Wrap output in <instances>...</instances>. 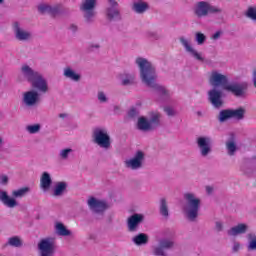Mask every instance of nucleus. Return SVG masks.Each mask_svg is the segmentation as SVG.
<instances>
[{
    "mask_svg": "<svg viewBox=\"0 0 256 256\" xmlns=\"http://www.w3.org/2000/svg\"><path fill=\"white\" fill-rule=\"evenodd\" d=\"M225 91H229L235 97H245V89H247V85L239 84V83H230L224 85Z\"/></svg>",
    "mask_w": 256,
    "mask_h": 256,
    "instance_id": "obj_17",
    "label": "nucleus"
},
{
    "mask_svg": "<svg viewBox=\"0 0 256 256\" xmlns=\"http://www.w3.org/2000/svg\"><path fill=\"white\" fill-rule=\"evenodd\" d=\"M57 249V242L53 237H46L40 240L38 243V250L40 256H55Z\"/></svg>",
    "mask_w": 256,
    "mask_h": 256,
    "instance_id": "obj_6",
    "label": "nucleus"
},
{
    "mask_svg": "<svg viewBox=\"0 0 256 256\" xmlns=\"http://www.w3.org/2000/svg\"><path fill=\"white\" fill-rule=\"evenodd\" d=\"M149 9V4L143 0H138L133 4V10L135 13H145Z\"/></svg>",
    "mask_w": 256,
    "mask_h": 256,
    "instance_id": "obj_29",
    "label": "nucleus"
},
{
    "mask_svg": "<svg viewBox=\"0 0 256 256\" xmlns=\"http://www.w3.org/2000/svg\"><path fill=\"white\" fill-rule=\"evenodd\" d=\"M186 204L183 211L190 221H195L199 217V209L201 208V199L194 193L187 192L184 194Z\"/></svg>",
    "mask_w": 256,
    "mask_h": 256,
    "instance_id": "obj_2",
    "label": "nucleus"
},
{
    "mask_svg": "<svg viewBox=\"0 0 256 256\" xmlns=\"http://www.w3.org/2000/svg\"><path fill=\"white\" fill-rule=\"evenodd\" d=\"M73 149L71 148H65L60 150L59 156L62 159H69L70 155H72Z\"/></svg>",
    "mask_w": 256,
    "mask_h": 256,
    "instance_id": "obj_39",
    "label": "nucleus"
},
{
    "mask_svg": "<svg viewBox=\"0 0 256 256\" xmlns=\"http://www.w3.org/2000/svg\"><path fill=\"white\" fill-rule=\"evenodd\" d=\"M59 118L60 119H69V114H67V113H60L59 114Z\"/></svg>",
    "mask_w": 256,
    "mask_h": 256,
    "instance_id": "obj_50",
    "label": "nucleus"
},
{
    "mask_svg": "<svg viewBox=\"0 0 256 256\" xmlns=\"http://www.w3.org/2000/svg\"><path fill=\"white\" fill-rule=\"evenodd\" d=\"M160 117H161V114L158 112H154L152 114L150 121L147 120V118H145V117H140L138 119V129H140V131H150V129H152L153 125L159 123Z\"/></svg>",
    "mask_w": 256,
    "mask_h": 256,
    "instance_id": "obj_10",
    "label": "nucleus"
},
{
    "mask_svg": "<svg viewBox=\"0 0 256 256\" xmlns=\"http://www.w3.org/2000/svg\"><path fill=\"white\" fill-rule=\"evenodd\" d=\"M64 77H66V79H70L71 81H75V82L81 79V75L75 72V70H73L71 67H67L64 69Z\"/></svg>",
    "mask_w": 256,
    "mask_h": 256,
    "instance_id": "obj_27",
    "label": "nucleus"
},
{
    "mask_svg": "<svg viewBox=\"0 0 256 256\" xmlns=\"http://www.w3.org/2000/svg\"><path fill=\"white\" fill-rule=\"evenodd\" d=\"M132 241L134 244H136L138 247H141V245H147L149 243V236L145 233L138 234L132 238Z\"/></svg>",
    "mask_w": 256,
    "mask_h": 256,
    "instance_id": "obj_28",
    "label": "nucleus"
},
{
    "mask_svg": "<svg viewBox=\"0 0 256 256\" xmlns=\"http://www.w3.org/2000/svg\"><path fill=\"white\" fill-rule=\"evenodd\" d=\"M30 85L39 91V93H47L49 84L47 80L39 73L31 82Z\"/></svg>",
    "mask_w": 256,
    "mask_h": 256,
    "instance_id": "obj_16",
    "label": "nucleus"
},
{
    "mask_svg": "<svg viewBox=\"0 0 256 256\" xmlns=\"http://www.w3.org/2000/svg\"><path fill=\"white\" fill-rule=\"evenodd\" d=\"M137 75L135 73L124 72L120 74V81L122 85H134Z\"/></svg>",
    "mask_w": 256,
    "mask_h": 256,
    "instance_id": "obj_25",
    "label": "nucleus"
},
{
    "mask_svg": "<svg viewBox=\"0 0 256 256\" xmlns=\"http://www.w3.org/2000/svg\"><path fill=\"white\" fill-rule=\"evenodd\" d=\"M22 103L26 107H35L36 103H39V92L35 90H29L23 93Z\"/></svg>",
    "mask_w": 256,
    "mask_h": 256,
    "instance_id": "obj_15",
    "label": "nucleus"
},
{
    "mask_svg": "<svg viewBox=\"0 0 256 256\" xmlns=\"http://www.w3.org/2000/svg\"><path fill=\"white\" fill-rule=\"evenodd\" d=\"M209 83L212 87H222L225 89V85H228L227 76L218 71H212L209 77Z\"/></svg>",
    "mask_w": 256,
    "mask_h": 256,
    "instance_id": "obj_14",
    "label": "nucleus"
},
{
    "mask_svg": "<svg viewBox=\"0 0 256 256\" xmlns=\"http://www.w3.org/2000/svg\"><path fill=\"white\" fill-rule=\"evenodd\" d=\"M14 33L16 35V39L19 41H27V39H31V33L24 29L19 22H15L13 24Z\"/></svg>",
    "mask_w": 256,
    "mask_h": 256,
    "instance_id": "obj_20",
    "label": "nucleus"
},
{
    "mask_svg": "<svg viewBox=\"0 0 256 256\" xmlns=\"http://www.w3.org/2000/svg\"><path fill=\"white\" fill-rule=\"evenodd\" d=\"M233 119L241 120L245 117V109L239 108L236 110H230Z\"/></svg>",
    "mask_w": 256,
    "mask_h": 256,
    "instance_id": "obj_34",
    "label": "nucleus"
},
{
    "mask_svg": "<svg viewBox=\"0 0 256 256\" xmlns=\"http://www.w3.org/2000/svg\"><path fill=\"white\" fill-rule=\"evenodd\" d=\"M5 3V0H0V5H3Z\"/></svg>",
    "mask_w": 256,
    "mask_h": 256,
    "instance_id": "obj_56",
    "label": "nucleus"
},
{
    "mask_svg": "<svg viewBox=\"0 0 256 256\" xmlns=\"http://www.w3.org/2000/svg\"><path fill=\"white\" fill-rule=\"evenodd\" d=\"M92 47H94V49H99V44H94Z\"/></svg>",
    "mask_w": 256,
    "mask_h": 256,
    "instance_id": "obj_54",
    "label": "nucleus"
},
{
    "mask_svg": "<svg viewBox=\"0 0 256 256\" xmlns=\"http://www.w3.org/2000/svg\"><path fill=\"white\" fill-rule=\"evenodd\" d=\"M195 41H196L197 45H203V43H205V41H207V36H205V34H203L201 32H197L195 34Z\"/></svg>",
    "mask_w": 256,
    "mask_h": 256,
    "instance_id": "obj_37",
    "label": "nucleus"
},
{
    "mask_svg": "<svg viewBox=\"0 0 256 256\" xmlns=\"http://www.w3.org/2000/svg\"><path fill=\"white\" fill-rule=\"evenodd\" d=\"M179 41H180L182 47L184 48V51H186V53L190 57H192L193 59H196V61H205L203 54L201 52L197 51V49H195V47H193V44L191 43V40H189V38H186L185 36H181L179 38Z\"/></svg>",
    "mask_w": 256,
    "mask_h": 256,
    "instance_id": "obj_7",
    "label": "nucleus"
},
{
    "mask_svg": "<svg viewBox=\"0 0 256 256\" xmlns=\"http://www.w3.org/2000/svg\"><path fill=\"white\" fill-rule=\"evenodd\" d=\"M164 111L166 114H168L169 117H173L177 113V111H175V108L169 105L164 107Z\"/></svg>",
    "mask_w": 256,
    "mask_h": 256,
    "instance_id": "obj_42",
    "label": "nucleus"
},
{
    "mask_svg": "<svg viewBox=\"0 0 256 256\" xmlns=\"http://www.w3.org/2000/svg\"><path fill=\"white\" fill-rule=\"evenodd\" d=\"M54 229L57 235H60L61 237H69V235H71V231H69L67 227H65V225L61 222H56Z\"/></svg>",
    "mask_w": 256,
    "mask_h": 256,
    "instance_id": "obj_26",
    "label": "nucleus"
},
{
    "mask_svg": "<svg viewBox=\"0 0 256 256\" xmlns=\"http://www.w3.org/2000/svg\"><path fill=\"white\" fill-rule=\"evenodd\" d=\"M77 29H78V27H77V25H75V24H72V25H70V27H69V30H70L72 33H75V31H77Z\"/></svg>",
    "mask_w": 256,
    "mask_h": 256,
    "instance_id": "obj_49",
    "label": "nucleus"
},
{
    "mask_svg": "<svg viewBox=\"0 0 256 256\" xmlns=\"http://www.w3.org/2000/svg\"><path fill=\"white\" fill-rule=\"evenodd\" d=\"M144 216L143 214H134L128 219V229L130 231H135L137 229V226L141 221H143Z\"/></svg>",
    "mask_w": 256,
    "mask_h": 256,
    "instance_id": "obj_24",
    "label": "nucleus"
},
{
    "mask_svg": "<svg viewBox=\"0 0 256 256\" xmlns=\"http://www.w3.org/2000/svg\"><path fill=\"white\" fill-rule=\"evenodd\" d=\"M8 245L11 247H21V239L17 236L8 239Z\"/></svg>",
    "mask_w": 256,
    "mask_h": 256,
    "instance_id": "obj_38",
    "label": "nucleus"
},
{
    "mask_svg": "<svg viewBox=\"0 0 256 256\" xmlns=\"http://www.w3.org/2000/svg\"><path fill=\"white\" fill-rule=\"evenodd\" d=\"M52 183L53 180L51 179V174H49L48 172H44L40 178V187L42 191H49V189H51Z\"/></svg>",
    "mask_w": 256,
    "mask_h": 256,
    "instance_id": "obj_23",
    "label": "nucleus"
},
{
    "mask_svg": "<svg viewBox=\"0 0 256 256\" xmlns=\"http://www.w3.org/2000/svg\"><path fill=\"white\" fill-rule=\"evenodd\" d=\"M216 229L218 231H223V222L221 221H216Z\"/></svg>",
    "mask_w": 256,
    "mask_h": 256,
    "instance_id": "obj_47",
    "label": "nucleus"
},
{
    "mask_svg": "<svg viewBox=\"0 0 256 256\" xmlns=\"http://www.w3.org/2000/svg\"><path fill=\"white\" fill-rule=\"evenodd\" d=\"M98 0H84L81 4V11L84 13L86 21H91L95 17V7Z\"/></svg>",
    "mask_w": 256,
    "mask_h": 256,
    "instance_id": "obj_11",
    "label": "nucleus"
},
{
    "mask_svg": "<svg viewBox=\"0 0 256 256\" xmlns=\"http://www.w3.org/2000/svg\"><path fill=\"white\" fill-rule=\"evenodd\" d=\"M135 63L140 71V79L142 83L153 89H157L161 95H169V91L165 86L157 84V70L153 63L143 57H138Z\"/></svg>",
    "mask_w": 256,
    "mask_h": 256,
    "instance_id": "obj_1",
    "label": "nucleus"
},
{
    "mask_svg": "<svg viewBox=\"0 0 256 256\" xmlns=\"http://www.w3.org/2000/svg\"><path fill=\"white\" fill-rule=\"evenodd\" d=\"M192 13L197 19H203L213 13H221V8L213 6L209 1H198L192 7Z\"/></svg>",
    "mask_w": 256,
    "mask_h": 256,
    "instance_id": "obj_4",
    "label": "nucleus"
},
{
    "mask_svg": "<svg viewBox=\"0 0 256 256\" xmlns=\"http://www.w3.org/2000/svg\"><path fill=\"white\" fill-rule=\"evenodd\" d=\"M29 193V188L24 187L18 190L12 191V197L9 196V193L5 190H0V202L8 209H15V207L19 206V202L17 199L21 197H25Z\"/></svg>",
    "mask_w": 256,
    "mask_h": 256,
    "instance_id": "obj_3",
    "label": "nucleus"
},
{
    "mask_svg": "<svg viewBox=\"0 0 256 256\" xmlns=\"http://www.w3.org/2000/svg\"><path fill=\"white\" fill-rule=\"evenodd\" d=\"M38 10L40 11V13H51V15H55V13H57V11H59V6L40 4L38 6Z\"/></svg>",
    "mask_w": 256,
    "mask_h": 256,
    "instance_id": "obj_30",
    "label": "nucleus"
},
{
    "mask_svg": "<svg viewBox=\"0 0 256 256\" xmlns=\"http://www.w3.org/2000/svg\"><path fill=\"white\" fill-rule=\"evenodd\" d=\"M87 203L91 211H94V213H103V211L108 207L105 200H99L95 197L89 198Z\"/></svg>",
    "mask_w": 256,
    "mask_h": 256,
    "instance_id": "obj_18",
    "label": "nucleus"
},
{
    "mask_svg": "<svg viewBox=\"0 0 256 256\" xmlns=\"http://www.w3.org/2000/svg\"><path fill=\"white\" fill-rule=\"evenodd\" d=\"M226 149L228 154L235 155V152L237 151V143H235V139H230L226 142Z\"/></svg>",
    "mask_w": 256,
    "mask_h": 256,
    "instance_id": "obj_33",
    "label": "nucleus"
},
{
    "mask_svg": "<svg viewBox=\"0 0 256 256\" xmlns=\"http://www.w3.org/2000/svg\"><path fill=\"white\" fill-rule=\"evenodd\" d=\"M246 16L249 19H252V21H256V7H250L248 8L247 12H246Z\"/></svg>",
    "mask_w": 256,
    "mask_h": 256,
    "instance_id": "obj_41",
    "label": "nucleus"
},
{
    "mask_svg": "<svg viewBox=\"0 0 256 256\" xmlns=\"http://www.w3.org/2000/svg\"><path fill=\"white\" fill-rule=\"evenodd\" d=\"M143 161H145V153L143 151H137L132 158L125 161V166L127 169L137 171V169L143 167Z\"/></svg>",
    "mask_w": 256,
    "mask_h": 256,
    "instance_id": "obj_9",
    "label": "nucleus"
},
{
    "mask_svg": "<svg viewBox=\"0 0 256 256\" xmlns=\"http://www.w3.org/2000/svg\"><path fill=\"white\" fill-rule=\"evenodd\" d=\"M9 183V177L7 175L0 176V184L7 185Z\"/></svg>",
    "mask_w": 256,
    "mask_h": 256,
    "instance_id": "obj_44",
    "label": "nucleus"
},
{
    "mask_svg": "<svg viewBox=\"0 0 256 256\" xmlns=\"http://www.w3.org/2000/svg\"><path fill=\"white\" fill-rule=\"evenodd\" d=\"M231 118H232L231 110H224L220 112L219 121L223 122Z\"/></svg>",
    "mask_w": 256,
    "mask_h": 256,
    "instance_id": "obj_40",
    "label": "nucleus"
},
{
    "mask_svg": "<svg viewBox=\"0 0 256 256\" xmlns=\"http://www.w3.org/2000/svg\"><path fill=\"white\" fill-rule=\"evenodd\" d=\"M21 75L25 77V79L28 81V83H31L35 77L39 74V72L33 70L29 65L23 64L20 69Z\"/></svg>",
    "mask_w": 256,
    "mask_h": 256,
    "instance_id": "obj_21",
    "label": "nucleus"
},
{
    "mask_svg": "<svg viewBox=\"0 0 256 256\" xmlns=\"http://www.w3.org/2000/svg\"><path fill=\"white\" fill-rule=\"evenodd\" d=\"M148 37H154L155 39V37H157V34L155 32H149Z\"/></svg>",
    "mask_w": 256,
    "mask_h": 256,
    "instance_id": "obj_52",
    "label": "nucleus"
},
{
    "mask_svg": "<svg viewBox=\"0 0 256 256\" xmlns=\"http://www.w3.org/2000/svg\"><path fill=\"white\" fill-rule=\"evenodd\" d=\"M110 7L106 9V19L108 21H119L121 13L119 12V4L115 0H108Z\"/></svg>",
    "mask_w": 256,
    "mask_h": 256,
    "instance_id": "obj_13",
    "label": "nucleus"
},
{
    "mask_svg": "<svg viewBox=\"0 0 256 256\" xmlns=\"http://www.w3.org/2000/svg\"><path fill=\"white\" fill-rule=\"evenodd\" d=\"M98 101H100V103H107L108 98H107V94H105V92L100 91L98 92Z\"/></svg>",
    "mask_w": 256,
    "mask_h": 256,
    "instance_id": "obj_43",
    "label": "nucleus"
},
{
    "mask_svg": "<svg viewBox=\"0 0 256 256\" xmlns=\"http://www.w3.org/2000/svg\"><path fill=\"white\" fill-rule=\"evenodd\" d=\"M253 83L254 86L256 87V70L253 72Z\"/></svg>",
    "mask_w": 256,
    "mask_h": 256,
    "instance_id": "obj_53",
    "label": "nucleus"
},
{
    "mask_svg": "<svg viewBox=\"0 0 256 256\" xmlns=\"http://www.w3.org/2000/svg\"><path fill=\"white\" fill-rule=\"evenodd\" d=\"M173 247V240L170 238H162L159 240L157 246L153 247V255L156 256H167V249Z\"/></svg>",
    "mask_w": 256,
    "mask_h": 256,
    "instance_id": "obj_12",
    "label": "nucleus"
},
{
    "mask_svg": "<svg viewBox=\"0 0 256 256\" xmlns=\"http://www.w3.org/2000/svg\"><path fill=\"white\" fill-rule=\"evenodd\" d=\"M197 145L202 157H207L213 149V140L209 136H200L197 138Z\"/></svg>",
    "mask_w": 256,
    "mask_h": 256,
    "instance_id": "obj_8",
    "label": "nucleus"
},
{
    "mask_svg": "<svg viewBox=\"0 0 256 256\" xmlns=\"http://www.w3.org/2000/svg\"><path fill=\"white\" fill-rule=\"evenodd\" d=\"M222 96L223 93L217 88H213L208 92L210 103L213 105V107H216L217 109H219V107L223 105V100L221 99Z\"/></svg>",
    "mask_w": 256,
    "mask_h": 256,
    "instance_id": "obj_19",
    "label": "nucleus"
},
{
    "mask_svg": "<svg viewBox=\"0 0 256 256\" xmlns=\"http://www.w3.org/2000/svg\"><path fill=\"white\" fill-rule=\"evenodd\" d=\"M206 191H207V193H213V187L206 186Z\"/></svg>",
    "mask_w": 256,
    "mask_h": 256,
    "instance_id": "obj_51",
    "label": "nucleus"
},
{
    "mask_svg": "<svg viewBox=\"0 0 256 256\" xmlns=\"http://www.w3.org/2000/svg\"><path fill=\"white\" fill-rule=\"evenodd\" d=\"M247 239H248V245H247L248 251H256V235L253 233H250L247 235Z\"/></svg>",
    "mask_w": 256,
    "mask_h": 256,
    "instance_id": "obj_32",
    "label": "nucleus"
},
{
    "mask_svg": "<svg viewBox=\"0 0 256 256\" xmlns=\"http://www.w3.org/2000/svg\"><path fill=\"white\" fill-rule=\"evenodd\" d=\"M248 229L249 226L247 224L241 223L228 230V235H230V237H237V235H243L244 233H247Z\"/></svg>",
    "mask_w": 256,
    "mask_h": 256,
    "instance_id": "obj_22",
    "label": "nucleus"
},
{
    "mask_svg": "<svg viewBox=\"0 0 256 256\" xmlns=\"http://www.w3.org/2000/svg\"><path fill=\"white\" fill-rule=\"evenodd\" d=\"M26 131L31 135H35V133H39V131H41V125L40 124L28 125L26 126Z\"/></svg>",
    "mask_w": 256,
    "mask_h": 256,
    "instance_id": "obj_35",
    "label": "nucleus"
},
{
    "mask_svg": "<svg viewBox=\"0 0 256 256\" xmlns=\"http://www.w3.org/2000/svg\"><path fill=\"white\" fill-rule=\"evenodd\" d=\"M67 189V183L65 182H57L54 186L53 195L54 197H61L65 190Z\"/></svg>",
    "mask_w": 256,
    "mask_h": 256,
    "instance_id": "obj_31",
    "label": "nucleus"
},
{
    "mask_svg": "<svg viewBox=\"0 0 256 256\" xmlns=\"http://www.w3.org/2000/svg\"><path fill=\"white\" fill-rule=\"evenodd\" d=\"M160 213L163 217H169V209L167 208V200L165 199L161 200Z\"/></svg>",
    "mask_w": 256,
    "mask_h": 256,
    "instance_id": "obj_36",
    "label": "nucleus"
},
{
    "mask_svg": "<svg viewBox=\"0 0 256 256\" xmlns=\"http://www.w3.org/2000/svg\"><path fill=\"white\" fill-rule=\"evenodd\" d=\"M94 143L102 149L111 147V136L106 128H96L93 132Z\"/></svg>",
    "mask_w": 256,
    "mask_h": 256,
    "instance_id": "obj_5",
    "label": "nucleus"
},
{
    "mask_svg": "<svg viewBox=\"0 0 256 256\" xmlns=\"http://www.w3.org/2000/svg\"><path fill=\"white\" fill-rule=\"evenodd\" d=\"M2 145H3V138L0 137V149H1Z\"/></svg>",
    "mask_w": 256,
    "mask_h": 256,
    "instance_id": "obj_55",
    "label": "nucleus"
},
{
    "mask_svg": "<svg viewBox=\"0 0 256 256\" xmlns=\"http://www.w3.org/2000/svg\"><path fill=\"white\" fill-rule=\"evenodd\" d=\"M240 249H241V243L235 241V242L233 243V246H232V251H233L234 253H237V251H239Z\"/></svg>",
    "mask_w": 256,
    "mask_h": 256,
    "instance_id": "obj_45",
    "label": "nucleus"
},
{
    "mask_svg": "<svg viewBox=\"0 0 256 256\" xmlns=\"http://www.w3.org/2000/svg\"><path fill=\"white\" fill-rule=\"evenodd\" d=\"M219 37H221V31H217L212 35V39L214 41H217V39H219Z\"/></svg>",
    "mask_w": 256,
    "mask_h": 256,
    "instance_id": "obj_48",
    "label": "nucleus"
},
{
    "mask_svg": "<svg viewBox=\"0 0 256 256\" xmlns=\"http://www.w3.org/2000/svg\"><path fill=\"white\" fill-rule=\"evenodd\" d=\"M137 113H139V112L136 110V108H131V109L129 110V112H128V115H129L130 117H135V115H137Z\"/></svg>",
    "mask_w": 256,
    "mask_h": 256,
    "instance_id": "obj_46",
    "label": "nucleus"
}]
</instances>
